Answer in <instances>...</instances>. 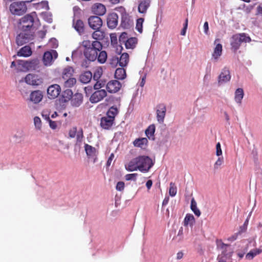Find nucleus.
<instances>
[{"instance_id": "f257e3e1", "label": "nucleus", "mask_w": 262, "mask_h": 262, "mask_svg": "<svg viewBox=\"0 0 262 262\" xmlns=\"http://www.w3.org/2000/svg\"><path fill=\"white\" fill-rule=\"evenodd\" d=\"M82 46L84 48V56L88 60L94 61L97 60L100 63L105 62L107 54L106 51L102 50V44L100 41L83 40Z\"/></svg>"}, {"instance_id": "f03ea898", "label": "nucleus", "mask_w": 262, "mask_h": 262, "mask_svg": "<svg viewBox=\"0 0 262 262\" xmlns=\"http://www.w3.org/2000/svg\"><path fill=\"white\" fill-rule=\"evenodd\" d=\"M154 163L148 156H140L131 160L125 167L128 171L139 170L142 172H147L152 167Z\"/></svg>"}, {"instance_id": "7ed1b4c3", "label": "nucleus", "mask_w": 262, "mask_h": 262, "mask_svg": "<svg viewBox=\"0 0 262 262\" xmlns=\"http://www.w3.org/2000/svg\"><path fill=\"white\" fill-rule=\"evenodd\" d=\"M35 17H37L35 12L27 14L23 17L19 21L21 30L30 32L35 22ZM36 18L38 19L37 18Z\"/></svg>"}, {"instance_id": "20e7f679", "label": "nucleus", "mask_w": 262, "mask_h": 262, "mask_svg": "<svg viewBox=\"0 0 262 262\" xmlns=\"http://www.w3.org/2000/svg\"><path fill=\"white\" fill-rule=\"evenodd\" d=\"M250 41V37L247 36L245 33L233 35L231 41V49L234 52H236L242 42H249Z\"/></svg>"}, {"instance_id": "39448f33", "label": "nucleus", "mask_w": 262, "mask_h": 262, "mask_svg": "<svg viewBox=\"0 0 262 262\" xmlns=\"http://www.w3.org/2000/svg\"><path fill=\"white\" fill-rule=\"evenodd\" d=\"M9 9L13 15H21L26 12L27 7L25 2H15L10 5Z\"/></svg>"}, {"instance_id": "423d86ee", "label": "nucleus", "mask_w": 262, "mask_h": 262, "mask_svg": "<svg viewBox=\"0 0 262 262\" xmlns=\"http://www.w3.org/2000/svg\"><path fill=\"white\" fill-rule=\"evenodd\" d=\"M216 244L217 248L222 251L221 253L217 257L218 262H226L227 260L231 256V254L227 252V250L229 245L223 243L221 240H217Z\"/></svg>"}, {"instance_id": "0eeeda50", "label": "nucleus", "mask_w": 262, "mask_h": 262, "mask_svg": "<svg viewBox=\"0 0 262 262\" xmlns=\"http://www.w3.org/2000/svg\"><path fill=\"white\" fill-rule=\"evenodd\" d=\"M33 37V35L31 32L21 31V32L16 37V43L19 46H23L32 40Z\"/></svg>"}, {"instance_id": "6e6552de", "label": "nucleus", "mask_w": 262, "mask_h": 262, "mask_svg": "<svg viewBox=\"0 0 262 262\" xmlns=\"http://www.w3.org/2000/svg\"><path fill=\"white\" fill-rule=\"evenodd\" d=\"M58 57L57 52L54 50L45 52L43 56V62L46 66H51Z\"/></svg>"}, {"instance_id": "1a4fd4ad", "label": "nucleus", "mask_w": 262, "mask_h": 262, "mask_svg": "<svg viewBox=\"0 0 262 262\" xmlns=\"http://www.w3.org/2000/svg\"><path fill=\"white\" fill-rule=\"evenodd\" d=\"M25 81L29 85H39L43 82V79L38 75L28 74L25 78Z\"/></svg>"}, {"instance_id": "9d476101", "label": "nucleus", "mask_w": 262, "mask_h": 262, "mask_svg": "<svg viewBox=\"0 0 262 262\" xmlns=\"http://www.w3.org/2000/svg\"><path fill=\"white\" fill-rule=\"evenodd\" d=\"M121 87L122 84L119 81L112 80L108 82L106 89L110 93H116L121 89Z\"/></svg>"}, {"instance_id": "9b49d317", "label": "nucleus", "mask_w": 262, "mask_h": 262, "mask_svg": "<svg viewBox=\"0 0 262 262\" xmlns=\"http://www.w3.org/2000/svg\"><path fill=\"white\" fill-rule=\"evenodd\" d=\"M107 93L104 90H97L94 92L90 98L92 103H97L106 96Z\"/></svg>"}, {"instance_id": "f8f14e48", "label": "nucleus", "mask_w": 262, "mask_h": 262, "mask_svg": "<svg viewBox=\"0 0 262 262\" xmlns=\"http://www.w3.org/2000/svg\"><path fill=\"white\" fill-rule=\"evenodd\" d=\"M88 24L93 30L100 29L102 26V20L98 16H91L88 19Z\"/></svg>"}, {"instance_id": "ddd939ff", "label": "nucleus", "mask_w": 262, "mask_h": 262, "mask_svg": "<svg viewBox=\"0 0 262 262\" xmlns=\"http://www.w3.org/2000/svg\"><path fill=\"white\" fill-rule=\"evenodd\" d=\"M115 116H104L100 120V126L105 129H109L113 125Z\"/></svg>"}, {"instance_id": "4468645a", "label": "nucleus", "mask_w": 262, "mask_h": 262, "mask_svg": "<svg viewBox=\"0 0 262 262\" xmlns=\"http://www.w3.org/2000/svg\"><path fill=\"white\" fill-rule=\"evenodd\" d=\"M61 92L60 86L57 84L49 86L47 89L48 97L51 99H54L58 97Z\"/></svg>"}, {"instance_id": "2eb2a0df", "label": "nucleus", "mask_w": 262, "mask_h": 262, "mask_svg": "<svg viewBox=\"0 0 262 262\" xmlns=\"http://www.w3.org/2000/svg\"><path fill=\"white\" fill-rule=\"evenodd\" d=\"M118 16L115 13H112L107 17V25L110 29H114L118 25Z\"/></svg>"}, {"instance_id": "dca6fc26", "label": "nucleus", "mask_w": 262, "mask_h": 262, "mask_svg": "<svg viewBox=\"0 0 262 262\" xmlns=\"http://www.w3.org/2000/svg\"><path fill=\"white\" fill-rule=\"evenodd\" d=\"M133 22L130 19L128 14L126 12L122 13L121 26L124 29H128L132 25Z\"/></svg>"}, {"instance_id": "f3484780", "label": "nucleus", "mask_w": 262, "mask_h": 262, "mask_svg": "<svg viewBox=\"0 0 262 262\" xmlns=\"http://www.w3.org/2000/svg\"><path fill=\"white\" fill-rule=\"evenodd\" d=\"M231 79L230 71L228 69L225 68L223 69L221 73L219 76L218 82L221 84L229 81Z\"/></svg>"}, {"instance_id": "a211bd4d", "label": "nucleus", "mask_w": 262, "mask_h": 262, "mask_svg": "<svg viewBox=\"0 0 262 262\" xmlns=\"http://www.w3.org/2000/svg\"><path fill=\"white\" fill-rule=\"evenodd\" d=\"M84 149L88 157L89 158H94L93 162L95 163L96 162V156L97 155V151L96 149L88 144H85L84 145Z\"/></svg>"}, {"instance_id": "6ab92c4d", "label": "nucleus", "mask_w": 262, "mask_h": 262, "mask_svg": "<svg viewBox=\"0 0 262 262\" xmlns=\"http://www.w3.org/2000/svg\"><path fill=\"white\" fill-rule=\"evenodd\" d=\"M27 61L28 71H35L39 68L40 61L38 59L34 58L28 60Z\"/></svg>"}, {"instance_id": "aec40b11", "label": "nucleus", "mask_w": 262, "mask_h": 262, "mask_svg": "<svg viewBox=\"0 0 262 262\" xmlns=\"http://www.w3.org/2000/svg\"><path fill=\"white\" fill-rule=\"evenodd\" d=\"M73 26L80 34L84 32V25L81 19L74 18L73 21Z\"/></svg>"}, {"instance_id": "412c9836", "label": "nucleus", "mask_w": 262, "mask_h": 262, "mask_svg": "<svg viewBox=\"0 0 262 262\" xmlns=\"http://www.w3.org/2000/svg\"><path fill=\"white\" fill-rule=\"evenodd\" d=\"M83 102V95L81 93H76L71 98V104L73 106L78 107L80 106Z\"/></svg>"}, {"instance_id": "4be33fe9", "label": "nucleus", "mask_w": 262, "mask_h": 262, "mask_svg": "<svg viewBox=\"0 0 262 262\" xmlns=\"http://www.w3.org/2000/svg\"><path fill=\"white\" fill-rule=\"evenodd\" d=\"M32 54L31 48L29 46L22 47L17 53V55L20 57H28Z\"/></svg>"}, {"instance_id": "5701e85b", "label": "nucleus", "mask_w": 262, "mask_h": 262, "mask_svg": "<svg viewBox=\"0 0 262 262\" xmlns=\"http://www.w3.org/2000/svg\"><path fill=\"white\" fill-rule=\"evenodd\" d=\"M150 0H143L140 2L138 6V11L140 13L145 14L150 6Z\"/></svg>"}, {"instance_id": "b1692460", "label": "nucleus", "mask_w": 262, "mask_h": 262, "mask_svg": "<svg viewBox=\"0 0 262 262\" xmlns=\"http://www.w3.org/2000/svg\"><path fill=\"white\" fill-rule=\"evenodd\" d=\"M93 12L97 15H103L106 12V8L101 4H96L93 7Z\"/></svg>"}, {"instance_id": "393cba45", "label": "nucleus", "mask_w": 262, "mask_h": 262, "mask_svg": "<svg viewBox=\"0 0 262 262\" xmlns=\"http://www.w3.org/2000/svg\"><path fill=\"white\" fill-rule=\"evenodd\" d=\"M43 95L40 91H35L30 94V100L35 103H38L42 100Z\"/></svg>"}, {"instance_id": "a878e982", "label": "nucleus", "mask_w": 262, "mask_h": 262, "mask_svg": "<svg viewBox=\"0 0 262 262\" xmlns=\"http://www.w3.org/2000/svg\"><path fill=\"white\" fill-rule=\"evenodd\" d=\"M13 138L14 140L16 143H20L24 141L25 138V131L20 129L16 131L15 134L13 136Z\"/></svg>"}, {"instance_id": "bb28decb", "label": "nucleus", "mask_w": 262, "mask_h": 262, "mask_svg": "<svg viewBox=\"0 0 262 262\" xmlns=\"http://www.w3.org/2000/svg\"><path fill=\"white\" fill-rule=\"evenodd\" d=\"M74 69L72 67L68 66L65 68L62 74V78L63 80L71 78L73 77V73H74Z\"/></svg>"}, {"instance_id": "cd10ccee", "label": "nucleus", "mask_w": 262, "mask_h": 262, "mask_svg": "<svg viewBox=\"0 0 262 262\" xmlns=\"http://www.w3.org/2000/svg\"><path fill=\"white\" fill-rule=\"evenodd\" d=\"M95 31L92 33V38L95 39V41L102 40L105 37V33L101 31L100 29H95Z\"/></svg>"}, {"instance_id": "c85d7f7f", "label": "nucleus", "mask_w": 262, "mask_h": 262, "mask_svg": "<svg viewBox=\"0 0 262 262\" xmlns=\"http://www.w3.org/2000/svg\"><path fill=\"white\" fill-rule=\"evenodd\" d=\"M129 62V55L127 53H122L119 57V66L124 68Z\"/></svg>"}, {"instance_id": "c756f323", "label": "nucleus", "mask_w": 262, "mask_h": 262, "mask_svg": "<svg viewBox=\"0 0 262 262\" xmlns=\"http://www.w3.org/2000/svg\"><path fill=\"white\" fill-rule=\"evenodd\" d=\"M223 47L221 43H217L212 54V57L217 60L222 54Z\"/></svg>"}, {"instance_id": "7c9ffc66", "label": "nucleus", "mask_w": 262, "mask_h": 262, "mask_svg": "<svg viewBox=\"0 0 262 262\" xmlns=\"http://www.w3.org/2000/svg\"><path fill=\"white\" fill-rule=\"evenodd\" d=\"M148 143V140L146 138H141L136 139L134 142L133 144L136 147L144 148Z\"/></svg>"}, {"instance_id": "2f4dec72", "label": "nucleus", "mask_w": 262, "mask_h": 262, "mask_svg": "<svg viewBox=\"0 0 262 262\" xmlns=\"http://www.w3.org/2000/svg\"><path fill=\"white\" fill-rule=\"evenodd\" d=\"M92 78V73L90 71H86L82 73L79 77L80 81L83 83H89Z\"/></svg>"}, {"instance_id": "473e14b6", "label": "nucleus", "mask_w": 262, "mask_h": 262, "mask_svg": "<svg viewBox=\"0 0 262 262\" xmlns=\"http://www.w3.org/2000/svg\"><path fill=\"white\" fill-rule=\"evenodd\" d=\"M126 71L123 68H117L116 70L115 77L116 79L123 80L126 77Z\"/></svg>"}, {"instance_id": "72a5a7b5", "label": "nucleus", "mask_w": 262, "mask_h": 262, "mask_svg": "<svg viewBox=\"0 0 262 262\" xmlns=\"http://www.w3.org/2000/svg\"><path fill=\"white\" fill-rule=\"evenodd\" d=\"M244 97V91L241 88L236 89L235 92L234 99L235 101L238 103H241L242 100Z\"/></svg>"}, {"instance_id": "f704fd0d", "label": "nucleus", "mask_w": 262, "mask_h": 262, "mask_svg": "<svg viewBox=\"0 0 262 262\" xmlns=\"http://www.w3.org/2000/svg\"><path fill=\"white\" fill-rule=\"evenodd\" d=\"M137 42V39L135 37H131L128 38L125 43V46L127 49H134L136 47Z\"/></svg>"}, {"instance_id": "c9c22d12", "label": "nucleus", "mask_w": 262, "mask_h": 262, "mask_svg": "<svg viewBox=\"0 0 262 262\" xmlns=\"http://www.w3.org/2000/svg\"><path fill=\"white\" fill-rule=\"evenodd\" d=\"M155 132V126L154 124L149 125L145 130V134L149 139H154V136Z\"/></svg>"}, {"instance_id": "e433bc0d", "label": "nucleus", "mask_w": 262, "mask_h": 262, "mask_svg": "<svg viewBox=\"0 0 262 262\" xmlns=\"http://www.w3.org/2000/svg\"><path fill=\"white\" fill-rule=\"evenodd\" d=\"M194 222V217L191 214H187L184 220V225L186 226L190 225L193 226Z\"/></svg>"}, {"instance_id": "4c0bfd02", "label": "nucleus", "mask_w": 262, "mask_h": 262, "mask_svg": "<svg viewBox=\"0 0 262 262\" xmlns=\"http://www.w3.org/2000/svg\"><path fill=\"white\" fill-rule=\"evenodd\" d=\"M190 208L194 214L198 217L201 215V211L197 207V204L193 198L191 200Z\"/></svg>"}, {"instance_id": "58836bf2", "label": "nucleus", "mask_w": 262, "mask_h": 262, "mask_svg": "<svg viewBox=\"0 0 262 262\" xmlns=\"http://www.w3.org/2000/svg\"><path fill=\"white\" fill-rule=\"evenodd\" d=\"M261 252L262 249H255L251 250L249 253H248L246 255V257L248 259H252L254 256Z\"/></svg>"}, {"instance_id": "ea45409f", "label": "nucleus", "mask_w": 262, "mask_h": 262, "mask_svg": "<svg viewBox=\"0 0 262 262\" xmlns=\"http://www.w3.org/2000/svg\"><path fill=\"white\" fill-rule=\"evenodd\" d=\"M64 80V86L67 88L73 87L76 83V79L74 77L67 79Z\"/></svg>"}, {"instance_id": "a19ab883", "label": "nucleus", "mask_w": 262, "mask_h": 262, "mask_svg": "<svg viewBox=\"0 0 262 262\" xmlns=\"http://www.w3.org/2000/svg\"><path fill=\"white\" fill-rule=\"evenodd\" d=\"M120 105H113L106 113V115H117L119 113Z\"/></svg>"}, {"instance_id": "79ce46f5", "label": "nucleus", "mask_w": 262, "mask_h": 262, "mask_svg": "<svg viewBox=\"0 0 262 262\" xmlns=\"http://www.w3.org/2000/svg\"><path fill=\"white\" fill-rule=\"evenodd\" d=\"M17 63L18 66L21 71L25 72H28L27 60H18L17 61Z\"/></svg>"}, {"instance_id": "37998d69", "label": "nucleus", "mask_w": 262, "mask_h": 262, "mask_svg": "<svg viewBox=\"0 0 262 262\" xmlns=\"http://www.w3.org/2000/svg\"><path fill=\"white\" fill-rule=\"evenodd\" d=\"M144 20V18H139L137 20L136 29L140 33H141L143 31L142 28Z\"/></svg>"}, {"instance_id": "c03bdc74", "label": "nucleus", "mask_w": 262, "mask_h": 262, "mask_svg": "<svg viewBox=\"0 0 262 262\" xmlns=\"http://www.w3.org/2000/svg\"><path fill=\"white\" fill-rule=\"evenodd\" d=\"M33 120L35 128L37 130H40L42 127V122L40 118L38 116H35Z\"/></svg>"}, {"instance_id": "a18cd8bd", "label": "nucleus", "mask_w": 262, "mask_h": 262, "mask_svg": "<svg viewBox=\"0 0 262 262\" xmlns=\"http://www.w3.org/2000/svg\"><path fill=\"white\" fill-rule=\"evenodd\" d=\"M177 192V188L176 186L174 185V183H173L172 182L170 183L169 189V195L173 197L176 195Z\"/></svg>"}, {"instance_id": "49530a36", "label": "nucleus", "mask_w": 262, "mask_h": 262, "mask_svg": "<svg viewBox=\"0 0 262 262\" xmlns=\"http://www.w3.org/2000/svg\"><path fill=\"white\" fill-rule=\"evenodd\" d=\"M166 107L163 104H160L157 106V115H165Z\"/></svg>"}, {"instance_id": "de8ad7c7", "label": "nucleus", "mask_w": 262, "mask_h": 262, "mask_svg": "<svg viewBox=\"0 0 262 262\" xmlns=\"http://www.w3.org/2000/svg\"><path fill=\"white\" fill-rule=\"evenodd\" d=\"M45 116V119H46L47 121L49 122L50 127L53 129H55L57 127L58 123L56 121L51 120L49 117V116Z\"/></svg>"}, {"instance_id": "09e8293b", "label": "nucleus", "mask_w": 262, "mask_h": 262, "mask_svg": "<svg viewBox=\"0 0 262 262\" xmlns=\"http://www.w3.org/2000/svg\"><path fill=\"white\" fill-rule=\"evenodd\" d=\"M110 64L112 67L116 68L119 65V57L117 56H112L110 59Z\"/></svg>"}, {"instance_id": "8fccbe9b", "label": "nucleus", "mask_w": 262, "mask_h": 262, "mask_svg": "<svg viewBox=\"0 0 262 262\" xmlns=\"http://www.w3.org/2000/svg\"><path fill=\"white\" fill-rule=\"evenodd\" d=\"M102 74V71L101 69H96L93 75V78L95 80H98L101 76Z\"/></svg>"}, {"instance_id": "3c124183", "label": "nucleus", "mask_w": 262, "mask_h": 262, "mask_svg": "<svg viewBox=\"0 0 262 262\" xmlns=\"http://www.w3.org/2000/svg\"><path fill=\"white\" fill-rule=\"evenodd\" d=\"M138 176L137 173H130L127 174L125 176V179L126 181H136L137 177Z\"/></svg>"}, {"instance_id": "603ef678", "label": "nucleus", "mask_w": 262, "mask_h": 262, "mask_svg": "<svg viewBox=\"0 0 262 262\" xmlns=\"http://www.w3.org/2000/svg\"><path fill=\"white\" fill-rule=\"evenodd\" d=\"M73 96V92L71 90H66L63 92V96L68 99H71Z\"/></svg>"}, {"instance_id": "864d4df0", "label": "nucleus", "mask_w": 262, "mask_h": 262, "mask_svg": "<svg viewBox=\"0 0 262 262\" xmlns=\"http://www.w3.org/2000/svg\"><path fill=\"white\" fill-rule=\"evenodd\" d=\"M223 157L220 156L214 165V168L217 169L223 164Z\"/></svg>"}, {"instance_id": "5fc2aeb1", "label": "nucleus", "mask_w": 262, "mask_h": 262, "mask_svg": "<svg viewBox=\"0 0 262 262\" xmlns=\"http://www.w3.org/2000/svg\"><path fill=\"white\" fill-rule=\"evenodd\" d=\"M77 129L76 127H73L69 130V136L71 138H73L76 137V134L77 133Z\"/></svg>"}, {"instance_id": "6e6d98bb", "label": "nucleus", "mask_w": 262, "mask_h": 262, "mask_svg": "<svg viewBox=\"0 0 262 262\" xmlns=\"http://www.w3.org/2000/svg\"><path fill=\"white\" fill-rule=\"evenodd\" d=\"M76 136L78 142H81L82 141L83 136V131L81 129L77 131Z\"/></svg>"}, {"instance_id": "4d7b16f0", "label": "nucleus", "mask_w": 262, "mask_h": 262, "mask_svg": "<svg viewBox=\"0 0 262 262\" xmlns=\"http://www.w3.org/2000/svg\"><path fill=\"white\" fill-rule=\"evenodd\" d=\"M216 155L218 157L222 156V150L220 143L218 142L216 145Z\"/></svg>"}, {"instance_id": "13d9d810", "label": "nucleus", "mask_w": 262, "mask_h": 262, "mask_svg": "<svg viewBox=\"0 0 262 262\" xmlns=\"http://www.w3.org/2000/svg\"><path fill=\"white\" fill-rule=\"evenodd\" d=\"M116 188L118 191H121L123 190L124 188V183L122 181L118 182Z\"/></svg>"}, {"instance_id": "bf43d9fd", "label": "nucleus", "mask_w": 262, "mask_h": 262, "mask_svg": "<svg viewBox=\"0 0 262 262\" xmlns=\"http://www.w3.org/2000/svg\"><path fill=\"white\" fill-rule=\"evenodd\" d=\"M239 235V233H235L233 235H231L230 236L228 237L227 238V240L229 242H232L234 241H235L238 236Z\"/></svg>"}, {"instance_id": "052dcab7", "label": "nucleus", "mask_w": 262, "mask_h": 262, "mask_svg": "<svg viewBox=\"0 0 262 262\" xmlns=\"http://www.w3.org/2000/svg\"><path fill=\"white\" fill-rule=\"evenodd\" d=\"M188 19L186 18L185 19V21L184 24L183 28L181 32V35H182L183 36H184L186 34V30L187 29V26H188Z\"/></svg>"}, {"instance_id": "680f3d73", "label": "nucleus", "mask_w": 262, "mask_h": 262, "mask_svg": "<svg viewBox=\"0 0 262 262\" xmlns=\"http://www.w3.org/2000/svg\"><path fill=\"white\" fill-rule=\"evenodd\" d=\"M93 88L91 86H88L84 88V91L87 96H89L92 92Z\"/></svg>"}, {"instance_id": "e2e57ef3", "label": "nucleus", "mask_w": 262, "mask_h": 262, "mask_svg": "<svg viewBox=\"0 0 262 262\" xmlns=\"http://www.w3.org/2000/svg\"><path fill=\"white\" fill-rule=\"evenodd\" d=\"M111 41L113 43H116L117 42V38L116 34H111L110 35Z\"/></svg>"}, {"instance_id": "0e129e2a", "label": "nucleus", "mask_w": 262, "mask_h": 262, "mask_svg": "<svg viewBox=\"0 0 262 262\" xmlns=\"http://www.w3.org/2000/svg\"><path fill=\"white\" fill-rule=\"evenodd\" d=\"M114 158V154L112 153L110 156V157L107 160V161L106 164L108 166H110Z\"/></svg>"}, {"instance_id": "69168bd1", "label": "nucleus", "mask_w": 262, "mask_h": 262, "mask_svg": "<svg viewBox=\"0 0 262 262\" xmlns=\"http://www.w3.org/2000/svg\"><path fill=\"white\" fill-rule=\"evenodd\" d=\"M102 87V85L101 83H99V82H97L94 85V89H95L96 91L97 90H100V89Z\"/></svg>"}, {"instance_id": "338daca9", "label": "nucleus", "mask_w": 262, "mask_h": 262, "mask_svg": "<svg viewBox=\"0 0 262 262\" xmlns=\"http://www.w3.org/2000/svg\"><path fill=\"white\" fill-rule=\"evenodd\" d=\"M247 227L246 226V225H243V226L239 227V230L237 233H239V234H241L242 233L246 231Z\"/></svg>"}, {"instance_id": "774afa93", "label": "nucleus", "mask_w": 262, "mask_h": 262, "mask_svg": "<svg viewBox=\"0 0 262 262\" xmlns=\"http://www.w3.org/2000/svg\"><path fill=\"white\" fill-rule=\"evenodd\" d=\"M152 185V181L151 180H148L146 183V186L148 190H149Z\"/></svg>"}]
</instances>
